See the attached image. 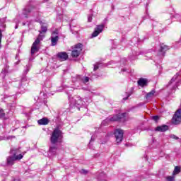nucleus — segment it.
Segmentation results:
<instances>
[{
	"mask_svg": "<svg viewBox=\"0 0 181 181\" xmlns=\"http://www.w3.org/2000/svg\"><path fill=\"white\" fill-rule=\"evenodd\" d=\"M153 119L154 121H158V119H159V117H158V116H153Z\"/></svg>",
	"mask_w": 181,
	"mask_h": 181,
	"instance_id": "nucleus-28",
	"label": "nucleus"
},
{
	"mask_svg": "<svg viewBox=\"0 0 181 181\" xmlns=\"http://www.w3.org/2000/svg\"><path fill=\"white\" fill-rule=\"evenodd\" d=\"M93 141H94V137L92 136L90 141V144H91V142H93Z\"/></svg>",
	"mask_w": 181,
	"mask_h": 181,
	"instance_id": "nucleus-32",
	"label": "nucleus"
},
{
	"mask_svg": "<svg viewBox=\"0 0 181 181\" xmlns=\"http://www.w3.org/2000/svg\"><path fill=\"white\" fill-rule=\"evenodd\" d=\"M81 50H83V45L77 44L74 46V50L71 52L72 57H78L80 56V53H81Z\"/></svg>",
	"mask_w": 181,
	"mask_h": 181,
	"instance_id": "nucleus-6",
	"label": "nucleus"
},
{
	"mask_svg": "<svg viewBox=\"0 0 181 181\" xmlns=\"http://www.w3.org/2000/svg\"><path fill=\"white\" fill-rule=\"evenodd\" d=\"M5 23V18L1 19L0 18V25L2 26V24Z\"/></svg>",
	"mask_w": 181,
	"mask_h": 181,
	"instance_id": "nucleus-27",
	"label": "nucleus"
},
{
	"mask_svg": "<svg viewBox=\"0 0 181 181\" xmlns=\"http://www.w3.org/2000/svg\"><path fill=\"white\" fill-rule=\"evenodd\" d=\"M74 78H76V81H82L83 83H88L90 81V78L87 76H81L80 75H76L75 77H73V80L74 81Z\"/></svg>",
	"mask_w": 181,
	"mask_h": 181,
	"instance_id": "nucleus-11",
	"label": "nucleus"
},
{
	"mask_svg": "<svg viewBox=\"0 0 181 181\" xmlns=\"http://www.w3.org/2000/svg\"><path fill=\"white\" fill-rule=\"evenodd\" d=\"M170 138H172L173 139H179V137H177L176 135L175 134H171L170 136Z\"/></svg>",
	"mask_w": 181,
	"mask_h": 181,
	"instance_id": "nucleus-25",
	"label": "nucleus"
},
{
	"mask_svg": "<svg viewBox=\"0 0 181 181\" xmlns=\"http://www.w3.org/2000/svg\"><path fill=\"white\" fill-rule=\"evenodd\" d=\"M2 42V30H0V47H1V43Z\"/></svg>",
	"mask_w": 181,
	"mask_h": 181,
	"instance_id": "nucleus-26",
	"label": "nucleus"
},
{
	"mask_svg": "<svg viewBox=\"0 0 181 181\" xmlns=\"http://www.w3.org/2000/svg\"><path fill=\"white\" fill-rule=\"evenodd\" d=\"M39 125H47L49 124V119L47 118H42L37 121Z\"/></svg>",
	"mask_w": 181,
	"mask_h": 181,
	"instance_id": "nucleus-18",
	"label": "nucleus"
},
{
	"mask_svg": "<svg viewBox=\"0 0 181 181\" xmlns=\"http://www.w3.org/2000/svg\"><path fill=\"white\" fill-rule=\"evenodd\" d=\"M115 136L116 138V141L117 144H121L122 142V139L124 138V130L120 129H117L115 131Z\"/></svg>",
	"mask_w": 181,
	"mask_h": 181,
	"instance_id": "nucleus-7",
	"label": "nucleus"
},
{
	"mask_svg": "<svg viewBox=\"0 0 181 181\" xmlns=\"http://www.w3.org/2000/svg\"><path fill=\"white\" fill-rule=\"evenodd\" d=\"M167 181H175V175L166 177Z\"/></svg>",
	"mask_w": 181,
	"mask_h": 181,
	"instance_id": "nucleus-22",
	"label": "nucleus"
},
{
	"mask_svg": "<svg viewBox=\"0 0 181 181\" xmlns=\"http://www.w3.org/2000/svg\"><path fill=\"white\" fill-rule=\"evenodd\" d=\"M123 71H127V70H125V69H123Z\"/></svg>",
	"mask_w": 181,
	"mask_h": 181,
	"instance_id": "nucleus-34",
	"label": "nucleus"
},
{
	"mask_svg": "<svg viewBox=\"0 0 181 181\" xmlns=\"http://www.w3.org/2000/svg\"><path fill=\"white\" fill-rule=\"evenodd\" d=\"M169 129V126L168 125H162L158 126L155 129V131H157L158 132H166Z\"/></svg>",
	"mask_w": 181,
	"mask_h": 181,
	"instance_id": "nucleus-13",
	"label": "nucleus"
},
{
	"mask_svg": "<svg viewBox=\"0 0 181 181\" xmlns=\"http://www.w3.org/2000/svg\"><path fill=\"white\" fill-rule=\"evenodd\" d=\"M46 32H47V26L42 25L41 26V31H40V34L38 37L32 45V47H31L32 56H33L35 53H37V52H39V49H40V42H42V40H43V38L45 37V35L42 34L46 33Z\"/></svg>",
	"mask_w": 181,
	"mask_h": 181,
	"instance_id": "nucleus-1",
	"label": "nucleus"
},
{
	"mask_svg": "<svg viewBox=\"0 0 181 181\" xmlns=\"http://www.w3.org/2000/svg\"><path fill=\"white\" fill-rule=\"evenodd\" d=\"M32 12V8L27 6L23 11V18H28V15Z\"/></svg>",
	"mask_w": 181,
	"mask_h": 181,
	"instance_id": "nucleus-16",
	"label": "nucleus"
},
{
	"mask_svg": "<svg viewBox=\"0 0 181 181\" xmlns=\"http://www.w3.org/2000/svg\"><path fill=\"white\" fill-rule=\"evenodd\" d=\"M138 84L141 87H145L148 84V81L146 78H141L138 81Z\"/></svg>",
	"mask_w": 181,
	"mask_h": 181,
	"instance_id": "nucleus-17",
	"label": "nucleus"
},
{
	"mask_svg": "<svg viewBox=\"0 0 181 181\" xmlns=\"http://www.w3.org/2000/svg\"><path fill=\"white\" fill-rule=\"evenodd\" d=\"M131 94H128L127 98H123V100H128V98L130 97Z\"/></svg>",
	"mask_w": 181,
	"mask_h": 181,
	"instance_id": "nucleus-31",
	"label": "nucleus"
},
{
	"mask_svg": "<svg viewBox=\"0 0 181 181\" xmlns=\"http://www.w3.org/2000/svg\"><path fill=\"white\" fill-rule=\"evenodd\" d=\"M155 95V90H151V92L148 93L146 95V100H149V98H152Z\"/></svg>",
	"mask_w": 181,
	"mask_h": 181,
	"instance_id": "nucleus-19",
	"label": "nucleus"
},
{
	"mask_svg": "<svg viewBox=\"0 0 181 181\" xmlns=\"http://www.w3.org/2000/svg\"><path fill=\"white\" fill-rule=\"evenodd\" d=\"M81 173H83V175H87V170H81Z\"/></svg>",
	"mask_w": 181,
	"mask_h": 181,
	"instance_id": "nucleus-30",
	"label": "nucleus"
},
{
	"mask_svg": "<svg viewBox=\"0 0 181 181\" xmlns=\"http://www.w3.org/2000/svg\"><path fill=\"white\" fill-rule=\"evenodd\" d=\"M172 122L174 124V125H179L181 122V105L180 106V108L175 112L174 114Z\"/></svg>",
	"mask_w": 181,
	"mask_h": 181,
	"instance_id": "nucleus-5",
	"label": "nucleus"
},
{
	"mask_svg": "<svg viewBox=\"0 0 181 181\" xmlns=\"http://www.w3.org/2000/svg\"><path fill=\"white\" fill-rule=\"evenodd\" d=\"M58 59L61 60V62H64V60H67L69 59V55L65 52H59L57 54Z\"/></svg>",
	"mask_w": 181,
	"mask_h": 181,
	"instance_id": "nucleus-12",
	"label": "nucleus"
},
{
	"mask_svg": "<svg viewBox=\"0 0 181 181\" xmlns=\"http://www.w3.org/2000/svg\"><path fill=\"white\" fill-rule=\"evenodd\" d=\"M127 115V113H119L118 115H115L113 117L108 119V121L115 122V121H121Z\"/></svg>",
	"mask_w": 181,
	"mask_h": 181,
	"instance_id": "nucleus-9",
	"label": "nucleus"
},
{
	"mask_svg": "<svg viewBox=\"0 0 181 181\" xmlns=\"http://www.w3.org/2000/svg\"><path fill=\"white\" fill-rule=\"evenodd\" d=\"M56 151H57V144H51L49 149V153L56 155Z\"/></svg>",
	"mask_w": 181,
	"mask_h": 181,
	"instance_id": "nucleus-15",
	"label": "nucleus"
},
{
	"mask_svg": "<svg viewBox=\"0 0 181 181\" xmlns=\"http://www.w3.org/2000/svg\"><path fill=\"white\" fill-rule=\"evenodd\" d=\"M179 173H180V167L176 166L173 173V175L175 176L176 175H179Z\"/></svg>",
	"mask_w": 181,
	"mask_h": 181,
	"instance_id": "nucleus-20",
	"label": "nucleus"
},
{
	"mask_svg": "<svg viewBox=\"0 0 181 181\" xmlns=\"http://www.w3.org/2000/svg\"><path fill=\"white\" fill-rule=\"evenodd\" d=\"M99 67L100 66H98V64H95L94 65L93 71H97V70H98Z\"/></svg>",
	"mask_w": 181,
	"mask_h": 181,
	"instance_id": "nucleus-24",
	"label": "nucleus"
},
{
	"mask_svg": "<svg viewBox=\"0 0 181 181\" xmlns=\"http://www.w3.org/2000/svg\"><path fill=\"white\" fill-rule=\"evenodd\" d=\"M103 30H104V25H97L94 32L92 33V37H97V36L100 35Z\"/></svg>",
	"mask_w": 181,
	"mask_h": 181,
	"instance_id": "nucleus-10",
	"label": "nucleus"
},
{
	"mask_svg": "<svg viewBox=\"0 0 181 181\" xmlns=\"http://www.w3.org/2000/svg\"><path fill=\"white\" fill-rule=\"evenodd\" d=\"M5 117V112H4V110L0 109V118H4Z\"/></svg>",
	"mask_w": 181,
	"mask_h": 181,
	"instance_id": "nucleus-23",
	"label": "nucleus"
},
{
	"mask_svg": "<svg viewBox=\"0 0 181 181\" xmlns=\"http://www.w3.org/2000/svg\"><path fill=\"white\" fill-rule=\"evenodd\" d=\"M21 153V151H19V148H11L10 151V154L11 156H8L6 158V165L7 166H12L13 165L15 164L16 160H21L22 158H23V156L22 154H18Z\"/></svg>",
	"mask_w": 181,
	"mask_h": 181,
	"instance_id": "nucleus-2",
	"label": "nucleus"
},
{
	"mask_svg": "<svg viewBox=\"0 0 181 181\" xmlns=\"http://www.w3.org/2000/svg\"><path fill=\"white\" fill-rule=\"evenodd\" d=\"M45 1H49V0H45Z\"/></svg>",
	"mask_w": 181,
	"mask_h": 181,
	"instance_id": "nucleus-37",
	"label": "nucleus"
},
{
	"mask_svg": "<svg viewBox=\"0 0 181 181\" xmlns=\"http://www.w3.org/2000/svg\"><path fill=\"white\" fill-rule=\"evenodd\" d=\"M16 29H18V26H16Z\"/></svg>",
	"mask_w": 181,
	"mask_h": 181,
	"instance_id": "nucleus-36",
	"label": "nucleus"
},
{
	"mask_svg": "<svg viewBox=\"0 0 181 181\" xmlns=\"http://www.w3.org/2000/svg\"><path fill=\"white\" fill-rule=\"evenodd\" d=\"M27 71H29V67L27 66Z\"/></svg>",
	"mask_w": 181,
	"mask_h": 181,
	"instance_id": "nucleus-33",
	"label": "nucleus"
},
{
	"mask_svg": "<svg viewBox=\"0 0 181 181\" xmlns=\"http://www.w3.org/2000/svg\"><path fill=\"white\" fill-rule=\"evenodd\" d=\"M59 33L57 30L53 31L51 36V45L52 46H56L57 42H59Z\"/></svg>",
	"mask_w": 181,
	"mask_h": 181,
	"instance_id": "nucleus-8",
	"label": "nucleus"
},
{
	"mask_svg": "<svg viewBox=\"0 0 181 181\" xmlns=\"http://www.w3.org/2000/svg\"><path fill=\"white\" fill-rule=\"evenodd\" d=\"M179 77V74H176L171 79V81L169 82V84L173 83V81H175L176 78Z\"/></svg>",
	"mask_w": 181,
	"mask_h": 181,
	"instance_id": "nucleus-21",
	"label": "nucleus"
},
{
	"mask_svg": "<svg viewBox=\"0 0 181 181\" xmlns=\"http://www.w3.org/2000/svg\"><path fill=\"white\" fill-rule=\"evenodd\" d=\"M70 107L71 108L76 107L78 110H80V107L83 105V100L78 95H74L72 98H69Z\"/></svg>",
	"mask_w": 181,
	"mask_h": 181,
	"instance_id": "nucleus-4",
	"label": "nucleus"
},
{
	"mask_svg": "<svg viewBox=\"0 0 181 181\" xmlns=\"http://www.w3.org/2000/svg\"><path fill=\"white\" fill-rule=\"evenodd\" d=\"M167 50H169L168 45L163 44L160 45L159 56H165V52H167Z\"/></svg>",
	"mask_w": 181,
	"mask_h": 181,
	"instance_id": "nucleus-14",
	"label": "nucleus"
},
{
	"mask_svg": "<svg viewBox=\"0 0 181 181\" xmlns=\"http://www.w3.org/2000/svg\"><path fill=\"white\" fill-rule=\"evenodd\" d=\"M23 25H25V23H23Z\"/></svg>",
	"mask_w": 181,
	"mask_h": 181,
	"instance_id": "nucleus-35",
	"label": "nucleus"
},
{
	"mask_svg": "<svg viewBox=\"0 0 181 181\" xmlns=\"http://www.w3.org/2000/svg\"><path fill=\"white\" fill-rule=\"evenodd\" d=\"M93 21V16H88V22H91Z\"/></svg>",
	"mask_w": 181,
	"mask_h": 181,
	"instance_id": "nucleus-29",
	"label": "nucleus"
},
{
	"mask_svg": "<svg viewBox=\"0 0 181 181\" xmlns=\"http://www.w3.org/2000/svg\"><path fill=\"white\" fill-rule=\"evenodd\" d=\"M63 139V133L59 128L54 129L51 134L50 142L51 144H60Z\"/></svg>",
	"mask_w": 181,
	"mask_h": 181,
	"instance_id": "nucleus-3",
	"label": "nucleus"
}]
</instances>
